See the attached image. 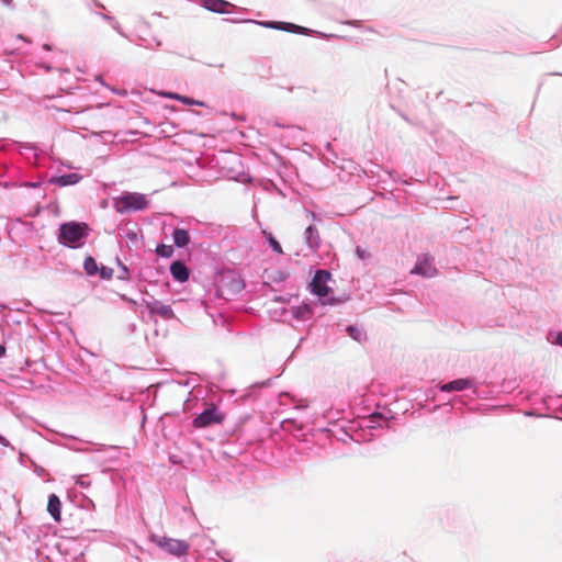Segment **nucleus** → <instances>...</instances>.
Segmentation results:
<instances>
[{
  "label": "nucleus",
  "instance_id": "7",
  "mask_svg": "<svg viewBox=\"0 0 562 562\" xmlns=\"http://www.w3.org/2000/svg\"><path fill=\"white\" fill-rule=\"evenodd\" d=\"M170 273L175 280L186 282L189 279V270L181 261H175L170 266Z\"/></svg>",
  "mask_w": 562,
  "mask_h": 562
},
{
  "label": "nucleus",
  "instance_id": "14",
  "mask_svg": "<svg viewBox=\"0 0 562 562\" xmlns=\"http://www.w3.org/2000/svg\"><path fill=\"white\" fill-rule=\"evenodd\" d=\"M306 240L308 246L312 248H317L319 245L318 232L313 225H310L306 228Z\"/></svg>",
  "mask_w": 562,
  "mask_h": 562
},
{
  "label": "nucleus",
  "instance_id": "18",
  "mask_svg": "<svg viewBox=\"0 0 562 562\" xmlns=\"http://www.w3.org/2000/svg\"><path fill=\"white\" fill-rule=\"evenodd\" d=\"M347 333H348V335H349L352 339H355V340H357V341H360V340H361V331H360L357 327H355V326H348V327H347Z\"/></svg>",
  "mask_w": 562,
  "mask_h": 562
},
{
  "label": "nucleus",
  "instance_id": "4",
  "mask_svg": "<svg viewBox=\"0 0 562 562\" xmlns=\"http://www.w3.org/2000/svg\"><path fill=\"white\" fill-rule=\"evenodd\" d=\"M223 420L224 415L215 406H212L198 415L192 424L195 428H205L214 424H221Z\"/></svg>",
  "mask_w": 562,
  "mask_h": 562
},
{
  "label": "nucleus",
  "instance_id": "21",
  "mask_svg": "<svg viewBox=\"0 0 562 562\" xmlns=\"http://www.w3.org/2000/svg\"><path fill=\"white\" fill-rule=\"evenodd\" d=\"M356 252L358 257L362 260L368 259L370 257V254L361 247H357Z\"/></svg>",
  "mask_w": 562,
  "mask_h": 562
},
{
  "label": "nucleus",
  "instance_id": "10",
  "mask_svg": "<svg viewBox=\"0 0 562 562\" xmlns=\"http://www.w3.org/2000/svg\"><path fill=\"white\" fill-rule=\"evenodd\" d=\"M60 507H61V504H60L58 496L55 494L49 495L48 503H47V512L50 514V516L56 521H60V515H61Z\"/></svg>",
  "mask_w": 562,
  "mask_h": 562
},
{
  "label": "nucleus",
  "instance_id": "17",
  "mask_svg": "<svg viewBox=\"0 0 562 562\" xmlns=\"http://www.w3.org/2000/svg\"><path fill=\"white\" fill-rule=\"evenodd\" d=\"M267 238L269 240L270 246L272 247V249L276 252L283 254V249H282L280 243L271 234H268Z\"/></svg>",
  "mask_w": 562,
  "mask_h": 562
},
{
  "label": "nucleus",
  "instance_id": "20",
  "mask_svg": "<svg viewBox=\"0 0 562 562\" xmlns=\"http://www.w3.org/2000/svg\"><path fill=\"white\" fill-rule=\"evenodd\" d=\"M100 276L103 279H111L113 277V269L108 267H102L100 269Z\"/></svg>",
  "mask_w": 562,
  "mask_h": 562
},
{
  "label": "nucleus",
  "instance_id": "6",
  "mask_svg": "<svg viewBox=\"0 0 562 562\" xmlns=\"http://www.w3.org/2000/svg\"><path fill=\"white\" fill-rule=\"evenodd\" d=\"M434 258L429 255H424L416 263L412 273L420 274L426 278H432L437 274V269L432 265Z\"/></svg>",
  "mask_w": 562,
  "mask_h": 562
},
{
  "label": "nucleus",
  "instance_id": "26",
  "mask_svg": "<svg viewBox=\"0 0 562 562\" xmlns=\"http://www.w3.org/2000/svg\"><path fill=\"white\" fill-rule=\"evenodd\" d=\"M4 5H10L12 0H0Z\"/></svg>",
  "mask_w": 562,
  "mask_h": 562
},
{
  "label": "nucleus",
  "instance_id": "5",
  "mask_svg": "<svg viewBox=\"0 0 562 562\" xmlns=\"http://www.w3.org/2000/svg\"><path fill=\"white\" fill-rule=\"evenodd\" d=\"M329 279V272L325 270H318L311 282L312 292L318 295L319 297L327 296L330 291V289L327 286V282Z\"/></svg>",
  "mask_w": 562,
  "mask_h": 562
},
{
  "label": "nucleus",
  "instance_id": "3",
  "mask_svg": "<svg viewBox=\"0 0 562 562\" xmlns=\"http://www.w3.org/2000/svg\"><path fill=\"white\" fill-rule=\"evenodd\" d=\"M148 205V201L144 194L140 193H127L120 196L115 201V209L117 212H126L130 210L139 211L144 210Z\"/></svg>",
  "mask_w": 562,
  "mask_h": 562
},
{
  "label": "nucleus",
  "instance_id": "23",
  "mask_svg": "<svg viewBox=\"0 0 562 562\" xmlns=\"http://www.w3.org/2000/svg\"><path fill=\"white\" fill-rule=\"evenodd\" d=\"M555 342L560 346H562V331L558 333L555 337Z\"/></svg>",
  "mask_w": 562,
  "mask_h": 562
},
{
  "label": "nucleus",
  "instance_id": "28",
  "mask_svg": "<svg viewBox=\"0 0 562 562\" xmlns=\"http://www.w3.org/2000/svg\"><path fill=\"white\" fill-rule=\"evenodd\" d=\"M4 441V438L0 435V443Z\"/></svg>",
  "mask_w": 562,
  "mask_h": 562
},
{
  "label": "nucleus",
  "instance_id": "12",
  "mask_svg": "<svg viewBox=\"0 0 562 562\" xmlns=\"http://www.w3.org/2000/svg\"><path fill=\"white\" fill-rule=\"evenodd\" d=\"M172 237H173L175 245L180 248L187 246L190 241V236H189L188 231L182 229V228L175 229Z\"/></svg>",
  "mask_w": 562,
  "mask_h": 562
},
{
  "label": "nucleus",
  "instance_id": "25",
  "mask_svg": "<svg viewBox=\"0 0 562 562\" xmlns=\"http://www.w3.org/2000/svg\"><path fill=\"white\" fill-rule=\"evenodd\" d=\"M349 24L359 27L360 21H352V22H349Z\"/></svg>",
  "mask_w": 562,
  "mask_h": 562
},
{
  "label": "nucleus",
  "instance_id": "9",
  "mask_svg": "<svg viewBox=\"0 0 562 562\" xmlns=\"http://www.w3.org/2000/svg\"><path fill=\"white\" fill-rule=\"evenodd\" d=\"M147 307L151 313L158 314L161 317L169 319L173 317V311L169 305H165L158 301L151 302L147 304Z\"/></svg>",
  "mask_w": 562,
  "mask_h": 562
},
{
  "label": "nucleus",
  "instance_id": "8",
  "mask_svg": "<svg viewBox=\"0 0 562 562\" xmlns=\"http://www.w3.org/2000/svg\"><path fill=\"white\" fill-rule=\"evenodd\" d=\"M81 179L82 177L79 173L72 172L52 178L50 182L59 187H67L77 184L78 182H80Z\"/></svg>",
  "mask_w": 562,
  "mask_h": 562
},
{
  "label": "nucleus",
  "instance_id": "13",
  "mask_svg": "<svg viewBox=\"0 0 562 562\" xmlns=\"http://www.w3.org/2000/svg\"><path fill=\"white\" fill-rule=\"evenodd\" d=\"M166 97L170 98V99H175V100H178L184 104H188V105H199V106H205V103L203 101H199V100H194V99H191L189 97H186V95H181V94H178V93H167Z\"/></svg>",
  "mask_w": 562,
  "mask_h": 562
},
{
  "label": "nucleus",
  "instance_id": "19",
  "mask_svg": "<svg viewBox=\"0 0 562 562\" xmlns=\"http://www.w3.org/2000/svg\"><path fill=\"white\" fill-rule=\"evenodd\" d=\"M265 25H266V26H269V27L279 29V30H286V31H289V30H290V29H289V27H286V26H293L292 24H286V23H277V22L266 23Z\"/></svg>",
  "mask_w": 562,
  "mask_h": 562
},
{
  "label": "nucleus",
  "instance_id": "2",
  "mask_svg": "<svg viewBox=\"0 0 562 562\" xmlns=\"http://www.w3.org/2000/svg\"><path fill=\"white\" fill-rule=\"evenodd\" d=\"M150 540L162 551L177 558L183 557L189 551V543L184 540L173 539L166 536L153 535Z\"/></svg>",
  "mask_w": 562,
  "mask_h": 562
},
{
  "label": "nucleus",
  "instance_id": "24",
  "mask_svg": "<svg viewBox=\"0 0 562 562\" xmlns=\"http://www.w3.org/2000/svg\"><path fill=\"white\" fill-rule=\"evenodd\" d=\"M5 355V347L3 345H0V358Z\"/></svg>",
  "mask_w": 562,
  "mask_h": 562
},
{
  "label": "nucleus",
  "instance_id": "11",
  "mask_svg": "<svg viewBox=\"0 0 562 562\" xmlns=\"http://www.w3.org/2000/svg\"><path fill=\"white\" fill-rule=\"evenodd\" d=\"M471 385L467 379H458L441 386L443 392L462 391Z\"/></svg>",
  "mask_w": 562,
  "mask_h": 562
},
{
  "label": "nucleus",
  "instance_id": "15",
  "mask_svg": "<svg viewBox=\"0 0 562 562\" xmlns=\"http://www.w3.org/2000/svg\"><path fill=\"white\" fill-rule=\"evenodd\" d=\"M83 268L89 276L95 274L99 270L98 265L92 257H87L85 259Z\"/></svg>",
  "mask_w": 562,
  "mask_h": 562
},
{
  "label": "nucleus",
  "instance_id": "16",
  "mask_svg": "<svg viewBox=\"0 0 562 562\" xmlns=\"http://www.w3.org/2000/svg\"><path fill=\"white\" fill-rule=\"evenodd\" d=\"M156 252L161 257L169 258L173 254V248L169 245H160L157 247Z\"/></svg>",
  "mask_w": 562,
  "mask_h": 562
},
{
  "label": "nucleus",
  "instance_id": "1",
  "mask_svg": "<svg viewBox=\"0 0 562 562\" xmlns=\"http://www.w3.org/2000/svg\"><path fill=\"white\" fill-rule=\"evenodd\" d=\"M89 227L86 223L68 222L59 227L58 241L68 247H78L88 236Z\"/></svg>",
  "mask_w": 562,
  "mask_h": 562
},
{
  "label": "nucleus",
  "instance_id": "22",
  "mask_svg": "<svg viewBox=\"0 0 562 562\" xmlns=\"http://www.w3.org/2000/svg\"><path fill=\"white\" fill-rule=\"evenodd\" d=\"M213 2H214V4L212 7H209V8L211 10H213V11L220 12L222 10L221 7L224 4V2L221 1V0H213Z\"/></svg>",
  "mask_w": 562,
  "mask_h": 562
},
{
  "label": "nucleus",
  "instance_id": "27",
  "mask_svg": "<svg viewBox=\"0 0 562 562\" xmlns=\"http://www.w3.org/2000/svg\"><path fill=\"white\" fill-rule=\"evenodd\" d=\"M130 238H132V239H136V234H135V233H131V234H130Z\"/></svg>",
  "mask_w": 562,
  "mask_h": 562
}]
</instances>
